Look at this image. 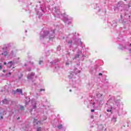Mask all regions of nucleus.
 I'll return each mask as SVG.
<instances>
[{"label": "nucleus", "instance_id": "14", "mask_svg": "<svg viewBox=\"0 0 131 131\" xmlns=\"http://www.w3.org/2000/svg\"><path fill=\"white\" fill-rule=\"evenodd\" d=\"M123 6H124V4L123 3V2H119L117 4V8L118 9H120L119 8H120V7H121V8H122V7H123Z\"/></svg>", "mask_w": 131, "mask_h": 131}, {"label": "nucleus", "instance_id": "37", "mask_svg": "<svg viewBox=\"0 0 131 131\" xmlns=\"http://www.w3.org/2000/svg\"><path fill=\"white\" fill-rule=\"evenodd\" d=\"M120 17H121V21H122V15H121Z\"/></svg>", "mask_w": 131, "mask_h": 131}, {"label": "nucleus", "instance_id": "19", "mask_svg": "<svg viewBox=\"0 0 131 131\" xmlns=\"http://www.w3.org/2000/svg\"><path fill=\"white\" fill-rule=\"evenodd\" d=\"M8 67H9V68H11V67H12L13 66V61H9L8 64Z\"/></svg>", "mask_w": 131, "mask_h": 131}, {"label": "nucleus", "instance_id": "34", "mask_svg": "<svg viewBox=\"0 0 131 131\" xmlns=\"http://www.w3.org/2000/svg\"><path fill=\"white\" fill-rule=\"evenodd\" d=\"M84 57H85V55H84V54H82V57L84 58Z\"/></svg>", "mask_w": 131, "mask_h": 131}, {"label": "nucleus", "instance_id": "23", "mask_svg": "<svg viewBox=\"0 0 131 131\" xmlns=\"http://www.w3.org/2000/svg\"><path fill=\"white\" fill-rule=\"evenodd\" d=\"M70 63H71V61H70L69 60H68L66 62V66H69V65H70Z\"/></svg>", "mask_w": 131, "mask_h": 131}, {"label": "nucleus", "instance_id": "38", "mask_svg": "<svg viewBox=\"0 0 131 131\" xmlns=\"http://www.w3.org/2000/svg\"><path fill=\"white\" fill-rule=\"evenodd\" d=\"M91 112H95V110H91Z\"/></svg>", "mask_w": 131, "mask_h": 131}, {"label": "nucleus", "instance_id": "46", "mask_svg": "<svg viewBox=\"0 0 131 131\" xmlns=\"http://www.w3.org/2000/svg\"><path fill=\"white\" fill-rule=\"evenodd\" d=\"M28 102H30V99H28Z\"/></svg>", "mask_w": 131, "mask_h": 131}, {"label": "nucleus", "instance_id": "48", "mask_svg": "<svg viewBox=\"0 0 131 131\" xmlns=\"http://www.w3.org/2000/svg\"><path fill=\"white\" fill-rule=\"evenodd\" d=\"M70 92H72V90H70Z\"/></svg>", "mask_w": 131, "mask_h": 131}, {"label": "nucleus", "instance_id": "17", "mask_svg": "<svg viewBox=\"0 0 131 131\" xmlns=\"http://www.w3.org/2000/svg\"><path fill=\"white\" fill-rule=\"evenodd\" d=\"M59 62V59H56L55 61H51L50 63L51 65H56V63H58Z\"/></svg>", "mask_w": 131, "mask_h": 131}, {"label": "nucleus", "instance_id": "24", "mask_svg": "<svg viewBox=\"0 0 131 131\" xmlns=\"http://www.w3.org/2000/svg\"><path fill=\"white\" fill-rule=\"evenodd\" d=\"M11 74H12V73H11V72H9V73L6 74L5 76V77H10V76H11Z\"/></svg>", "mask_w": 131, "mask_h": 131}, {"label": "nucleus", "instance_id": "22", "mask_svg": "<svg viewBox=\"0 0 131 131\" xmlns=\"http://www.w3.org/2000/svg\"><path fill=\"white\" fill-rule=\"evenodd\" d=\"M17 107L19 110H24V106L22 105H18Z\"/></svg>", "mask_w": 131, "mask_h": 131}, {"label": "nucleus", "instance_id": "44", "mask_svg": "<svg viewBox=\"0 0 131 131\" xmlns=\"http://www.w3.org/2000/svg\"><path fill=\"white\" fill-rule=\"evenodd\" d=\"M1 119H3V116H2L1 117Z\"/></svg>", "mask_w": 131, "mask_h": 131}, {"label": "nucleus", "instance_id": "51", "mask_svg": "<svg viewBox=\"0 0 131 131\" xmlns=\"http://www.w3.org/2000/svg\"><path fill=\"white\" fill-rule=\"evenodd\" d=\"M125 2H126V0H124Z\"/></svg>", "mask_w": 131, "mask_h": 131}, {"label": "nucleus", "instance_id": "30", "mask_svg": "<svg viewBox=\"0 0 131 131\" xmlns=\"http://www.w3.org/2000/svg\"><path fill=\"white\" fill-rule=\"evenodd\" d=\"M30 65H31L32 66H33L34 63L33 62H32V61H30Z\"/></svg>", "mask_w": 131, "mask_h": 131}, {"label": "nucleus", "instance_id": "16", "mask_svg": "<svg viewBox=\"0 0 131 131\" xmlns=\"http://www.w3.org/2000/svg\"><path fill=\"white\" fill-rule=\"evenodd\" d=\"M2 102H3V103L5 105H7V104H9V103H10V101L6 99H4Z\"/></svg>", "mask_w": 131, "mask_h": 131}, {"label": "nucleus", "instance_id": "1", "mask_svg": "<svg viewBox=\"0 0 131 131\" xmlns=\"http://www.w3.org/2000/svg\"><path fill=\"white\" fill-rule=\"evenodd\" d=\"M59 38L60 39H66L70 49L72 48V46L74 45L78 46V41L79 40L76 38V35H74V34H70L66 35V37H59Z\"/></svg>", "mask_w": 131, "mask_h": 131}, {"label": "nucleus", "instance_id": "2", "mask_svg": "<svg viewBox=\"0 0 131 131\" xmlns=\"http://www.w3.org/2000/svg\"><path fill=\"white\" fill-rule=\"evenodd\" d=\"M108 98L107 103L110 104V105H108V108L106 110V111L107 112H111L113 108L116 109L120 105V101L119 100H116L115 96L110 95Z\"/></svg>", "mask_w": 131, "mask_h": 131}, {"label": "nucleus", "instance_id": "27", "mask_svg": "<svg viewBox=\"0 0 131 131\" xmlns=\"http://www.w3.org/2000/svg\"><path fill=\"white\" fill-rule=\"evenodd\" d=\"M27 71H29V72H30V71H31V68H30V67H27Z\"/></svg>", "mask_w": 131, "mask_h": 131}, {"label": "nucleus", "instance_id": "4", "mask_svg": "<svg viewBox=\"0 0 131 131\" xmlns=\"http://www.w3.org/2000/svg\"><path fill=\"white\" fill-rule=\"evenodd\" d=\"M131 47V43L127 42H125L124 40L121 41L119 43V46L118 47L119 50H129V52L131 53V49H129V48Z\"/></svg>", "mask_w": 131, "mask_h": 131}, {"label": "nucleus", "instance_id": "13", "mask_svg": "<svg viewBox=\"0 0 131 131\" xmlns=\"http://www.w3.org/2000/svg\"><path fill=\"white\" fill-rule=\"evenodd\" d=\"M96 98L98 100L101 101L103 99V94L98 92L96 94Z\"/></svg>", "mask_w": 131, "mask_h": 131}, {"label": "nucleus", "instance_id": "53", "mask_svg": "<svg viewBox=\"0 0 131 131\" xmlns=\"http://www.w3.org/2000/svg\"><path fill=\"white\" fill-rule=\"evenodd\" d=\"M26 127H27V126H26Z\"/></svg>", "mask_w": 131, "mask_h": 131}, {"label": "nucleus", "instance_id": "47", "mask_svg": "<svg viewBox=\"0 0 131 131\" xmlns=\"http://www.w3.org/2000/svg\"><path fill=\"white\" fill-rule=\"evenodd\" d=\"M25 32L27 33V30H25Z\"/></svg>", "mask_w": 131, "mask_h": 131}, {"label": "nucleus", "instance_id": "21", "mask_svg": "<svg viewBox=\"0 0 131 131\" xmlns=\"http://www.w3.org/2000/svg\"><path fill=\"white\" fill-rule=\"evenodd\" d=\"M40 9L43 13L46 12V6H44L43 8L42 6H40Z\"/></svg>", "mask_w": 131, "mask_h": 131}, {"label": "nucleus", "instance_id": "31", "mask_svg": "<svg viewBox=\"0 0 131 131\" xmlns=\"http://www.w3.org/2000/svg\"><path fill=\"white\" fill-rule=\"evenodd\" d=\"M3 69V66L2 65V63H0V70H2Z\"/></svg>", "mask_w": 131, "mask_h": 131}, {"label": "nucleus", "instance_id": "26", "mask_svg": "<svg viewBox=\"0 0 131 131\" xmlns=\"http://www.w3.org/2000/svg\"><path fill=\"white\" fill-rule=\"evenodd\" d=\"M43 61L42 60H40L39 61V65H43Z\"/></svg>", "mask_w": 131, "mask_h": 131}, {"label": "nucleus", "instance_id": "39", "mask_svg": "<svg viewBox=\"0 0 131 131\" xmlns=\"http://www.w3.org/2000/svg\"><path fill=\"white\" fill-rule=\"evenodd\" d=\"M128 8H130V4H128Z\"/></svg>", "mask_w": 131, "mask_h": 131}, {"label": "nucleus", "instance_id": "43", "mask_svg": "<svg viewBox=\"0 0 131 131\" xmlns=\"http://www.w3.org/2000/svg\"><path fill=\"white\" fill-rule=\"evenodd\" d=\"M13 54H14V53L13 52V51H11V55H13Z\"/></svg>", "mask_w": 131, "mask_h": 131}, {"label": "nucleus", "instance_id": "32", "mask_svg": "<svg viewBox=\"0 0 131 131\" xmlns=\"http://www.w3.org/2000/svg\"><path fill=\"white\" fill-rule=\"evenodd\" d=\"M98 75H99V76H103V74H102L101 73H99V74H98Z\"/></svg>", "mask_w": 131, "mask_h": 131}, {"label": "nucleus", "instance_id": "29", "mask_svg": "<svg viewBox=\"0 0 131 131\" xmlns=\"http://www.w3.org/2000/svg\"><path fill=\"white\" fill-rule=\"evenodd\" d=\"M47 116H44L42 120H47Z\"/></svg>", "mask_w": 131, "mask_h": 131}, {"label": "nucleus", "instance_id": "49", "mask_svg": "<svg viewBox=\"0 0 131 131\" xmlns=\"http://www.w3.org/2000/svg\"><path fill=\"white\" fill-rule=\"evenodd\" d=\"M55 69H57V67H55Z\"/></svg>", "mask_w": 131, "mask_h": 131}, {"label": "nucleus", "instance_id": "3", "mask_svg": "<svg viewBox=\"0 0 131 131\" xmlns=\"http://www.w3.org/2000/svg\"><path fill=\"white\" fill-rule=\"evenodd\" d=\"M55 31H56L55 30L49 32V31H45L42 29L40 32V39L49 38L50 40H52L55 37Z\"/></svg>", "mask_w": 131, "mask_h": 131}, {"label": "nucleus", "instance_id": "50", "mask_svg": "<svg viewBox=\"0 0 131 131\" xmlns=\"http://www.w3.org/2000/svg\"><path fill=\"white\" fill-rule=\"evenodd\" d=\"M119 115H121V114H119Z\"/></svg>", "mask_w": 131, "mask_h": 131}, {"label": "nucleus", "instance_id": "7", "mask_svg": "<svg viewBox=\"0 0 131 131\" xmlns=\"http://www.w3.org/2000/svg\"><path fill=\"white\" fill-rule=\"evenodd\" d=\"M54 16L56 18H61L62 17V13L60 12V8L59 7H55L54 8Z\"/></svg>", "mask_w": 131, "mask_h": 131}, {"label": "nucleus", "instance_id": "8", "mask_svg": "<svg viewBox=\"0 0 131 131\" xmlns=\"http://www.w3.org/2000/svg\"><path fill=\"white\" fill-rule=\"evenodd\" d=\"M77 73H80V71H79L77 68H75L74 72H72L70 75H69V78L72 79L75 78V76Z\"/></svg>", "mask_w": 131, "mask_h": 131}, {"label": "nucleus", "instance_id": "6", "mask_svg": "<svg viewBox=\"0 0 131 131\" xmlns=\"http://www.w3.org/2000/svg\"><path fill=\"white\" fill-rule=\"evenodd\" d=\"M10 47V44H4L3 45V47H2V53L1 55L2 56H4V57H7L9 54V52H8V48Z\"/></svg>", "mask_w": 131, "mask_h": 131}, {"label": "nucleus", "instance_id": "28", "mask_svg": "<svg viewBox=\"0 0 131 131\" xmlns=\"http://www.w3.org/2000/svg\"><path fill=\"white\" fill-rule=\"evenodd\" d=\"M61 50V46H58L57 48V51H60Z\"/></svg>", "mask_w": 131, "mask_h": 131}, {"label": "nucleus", "instance_id": "25", "mask_svg": "<svg viewBox=\"0 0 131 131\" xmlns=\"http://www.w3.org/2000/svg\"><path fill=\"white\" fill-rule=\"evenodd\" d=\"M39 122H40L37 121V120L36 119H34V124H38Z\"/></svg>", "mask_w": 131, "mask_h": 131}, {"label": "nucleus", "instance_id": "18", "mask_svg": "<svg viewBox=\"0 0 131 131\" xmlns=\"http://www.w3.org/2000/svg\"><path fill=\"white\" fill-rule=\"evenodd\" d=\"M96 8H95L94 9H95V10H96V12H100V11H101V9H100V7H99V6L98 5V4H96Z\"/></svg>", "mask_w": 131, "mask_h": 131}, {"label": "nucleus", "instance_id": "11", "mask_svg": "<svg viewBox=\"0 0 131 131\" xmlns=\"http://www.w3.org/2000/svg\"><path fill=\"white\" fill-rule=\"evenodd\" d=\"M81 49H79L77 51V54L75 55L74 58H73V59H78V58H79V56H80V55H82V50H83V47H81Z\"/></svg>", "mask_w": 131, "mask_h": 131}, {"label": "nucleus", "instance_id": "5", "mask_svg": "<svg viewBox=\"0 0 131 131\" xmlns=\"http://www.w3.org/2000/svg\"><path fill=\"white\" fill-rule=\"evenodd\" d=\"M36 76H35V73L31 72L28 74L27 78L29 81H32V82H34V81L36 79Z\"/></svg>", "mask_w": 131, "mask_h": 131}, {"label": "nucleus", "instance_id": "9", "mask_svg": "<svg viewBox=\"0 0 131 131\" xmlns=\"http://www.w3.org/2000/svg\"><path fill=\"white\" fill-rule=\"evenodd\" d=\"M73 19L72 17L69 16V15H67L66 16H64L63 21L66 23V24L70 25L71 24V20Z\"/></svg>", "mask_w": 131, "mask_h": 131}, {"label": "nucleus", "instance_id": "40", "mask_svg": "<svg viewBox=\"0 0 131 131\" xmlns=\"http://www.w3.org/2000/svg\"><path fill=\"white\" fill-rule=\"evenodd\" d=\"M3 72H4V73H6V70H3Z\"/></svg>", "mask_w": 131, "mask_h": 131}, {"label": "nucleus", "instance_id": "36", "mask_svg": "<svg viewBox=\"0 0 131 131\" xmlns=\"http://www.w3.org/2000/svg\"><path fill=\"white\" fill-rule=\"evenodd\" d=\"M93 108H95V102L93 103Z\"/></svg>", "mask_w": 131, "mask_h": 131}, {"label": "nucleus", "instance_id": "20", "mask_svg": "<svg viewBox=\"0 0 131 131\" xmlns=\"http://www.w3.org/2000/svg\"><path fill=\"white\" fill-rule=\"evenodd\" d=\"M129 22H130V20L127 21V20H125V21H122V23L123 25H126V24H129Z\"/></svg>", "mask_w": 131, "mask_h": 131}, {"label": "nucleus", "instance_id": "41", "mask_svg": "<svg viewBox=\"0 0 131 131\" xmlns=\"http://www.w3.org/2000/svg\"><path fill=\"white\" fill-rule=\"evenodd\" d=\"M26 105H28V102L27 101L26 102Z\"/></svg>", "mask_w": 131, "mask_h": 131}, {"label": "nucleus", "instance_id": "52", "mask_svg": "<svg viewBox=\"0 0 131 131\" xmlns=\"http://www.w3.org/2000/svg\"><path fill=\"white\" fill-rule=\"evenodd\" d=\"M0 114H2V113H1Z\"/></svg>", "mask_w": 131, "mask_h": 131}, {"label": "nucleus", "instance_id": "15", "mask_svg": "<svg viewBox=\"0 0 131 131\" xmlns=\"http://www.w3.org/2000/svg\"><path fill=\"white\" fill-rule=\"evenodd\" d=\"M16 93H18L19 95H21V96H23L22 89H17L16 91H14V94H16Z\"/></svg>", "mask_w": 131, "mask_h": 131}, {"label": "nucleus", "instance_id": "42", "mask_svg": "<svg viewBox=\"0 0 131 131\" xmlns=\"http://www.w3.org/2000/svg\"><path fill=\"white\" fill-rule=\"evenodd\" d=\"M4 64L5 65H7V62H4Z\"/></svg>", "mask_w": 131, "mask_h": 131}, {"label": "nucleus", "instance_id": "33", "mask_svg": "<svg viewBox=\"0 0 131 131\" xmlns=\"http://www.w3.org/2000/svg\"><path fill=\"white\" fill-rule=\"evenodd\" d=\"M45 92V89H40V91L39 92Z\"/></svg>", "mask_w": 131, "mask_h": 131}, {"label": "nucleus", "instance_id": "35", "mask_svg": "<svg viewBox=\"0 0 131 131\" xmlns=\"http://www.w3.org/2000/svg\"><path fill=\"white\" fill-rule=\"evenodd\" d=\"M76 51V49H73V52H75Z\"/></svg>", "mask_w": 131, "mask_h": 131}, {"label": "nucleus", "instance_id": "10", "mask_svg": "<svg viewBox=\"0 0 131 131\" xmlns=\"http://www.w3.org/2000/svg\"><path fill=\"white\" fill-rule=\"evenodd\" d=\"M31 108H32L30 110V112L31 113V114H32V111L33 110H35V109H36V101H35V100L34 99H32L31 100Z\"/></svg>", "mask_w": 131, "mask_h": 131}, {"label": "nucleus", "instance_id": "12", "mask_svg": "<svg viewBox=\"0 0 131 131\" xmlns=\"http://www.w3.org/2000/svg\"><path fill=\"white\" fill-rule=\"evenodd\" d=\"M57 128L58 129H60V130L62 131H66V127H64L62 124H59L57 126Z\"/></svg>", "mask_w": 131, "mask_h": 131}, {"label": "nucleus", "instance_id": "45", "mask_svg": "<svg viewBox=\"0 0 131 131\" xmlns=\"http://www.w3.org/2000/svg\"><path fill=\"white\" fill-rule=\"evenodd\" d=\"M19 119H20V117H18L17 118V120H19Z\"/></svg>", "mask_w": 131, "mask_h": 131}]
</instances>
